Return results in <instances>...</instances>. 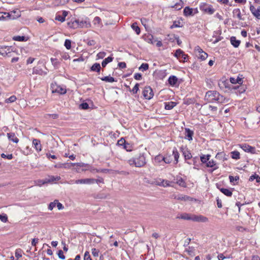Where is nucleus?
Instances as JSON below:
<instances>
[{
  "mask_svg": "<svg viewBox=\"0 0 260 260\" xmlns=\"http://www.w3.org/2000/svg\"><path fill=\"white\" fill-rule=\"evenodd\" d=\"M183 14L185 16H189L193 15V9L189 7H186L183 10Z\"/></svg>",
  "mask_w": 260,
  "mask_h": 260,
  "instance_id": "23",
  "label": "nucleus"
},
{
  "mask_svg": "<svg viewBox=\"0 0 260 260\" xmlns=\"http://www.w3.org/2000/svg\"><path fill=\"white\" fill-rule=\"evenodd\" d=\"M128 164L136 167H142L146 164L145 153H140L128 160Z\"/></svg>",
  "mask_w": 260,
  "mask_h": 260,
  "instance_id": "2",
  "label": "nucleus"
},
{
  "mask_svg": "<svg viewBox=\"0 0 260 260\" xmlns=\"http://www.w3.org/2000/svg\"><path fill=\"white\" fill-rule=\"evenodd\" d=\"M172 198L174 199H176L177 200H180V201H189L191 200V198L187 196H185L183 194H173Z\"/></svg>",
  "mask_w": 260,
  "mask_h": 260,
  "instance_id": "9",
  "label": "nucleus"
},
{
  "mask_svg": "<svg viewBox=\"0 0 260 260\" xmlns=\"http://www.w3.org/2000/svg\"><path fill=\"white\" fill-rule=\"evenodd\" d=\"M32 74L39 75H45L47 72L44 71L42 69L39 67H34L32 69Z\"/></svg>",
  "mask_w": 260,
  "mask_h": 260,
  "instance_id": "16",
  "label": "nucleus"
},
{
  "mask_svg": "<svg viewBox=\"0 0 260 260\" xmlns=\"http://www.w3.org/2000/svg\"><path fill=\"white\" fill-rule=\"evenodd\" d=\"M46 183H48L47 182L46 178L44 180H38L37 181H36V184L37 185L41 186L43 184H45Z\"/></svg>",
  "mask_w": 260,
  "mask_h": 260,
  "instance_id": "45",
  "label": "nucleus"
},
{
  "mask_svg": "<svg viewBox=\"0 0 260 260\" xmlns=\"http://www.w3.org/2000/svg\"><path fill=\"white\" fill-rule=\"evenodd\" d=\"M216 164L215 161L214 160L212 159L211 160H208V161L206 164V166L207 167L213 168L216 166Z\"/></svg>",
  "mask_w": 260,
  "mask_h": 260,
  "instance_id": "39",
  "label": "nucleus"
},
{
  "mask_svg": "<svg viewBox=\"0 0 260 260\" xmlns=\"http://www.w3.org/2000/svg\"><path fill=\"white\" fill-rule=\"evenodd\" d=\"M73 28L77 27H86L89 28L91 27V24L88 18L80 20L76 19L72 22V25L70 26Z\"/></svg>",
  "mask_w": 260,
  "mask_h": 260,
  "instance_id": "3",
  "label": "nucleus"
},
{
  "mask_svg": "<svg viewBox=\"0 0 260 260\" xmlns=\"http://www.w3.org/2000/svg\"><path fill=\"white\" fill-rule=\"evenodd\" d=\"M249 10L255 18L260 19V6H254L249 2Z\"/></svg>",
  "mask_w": 260,
  "mask_h": 260,
  "instance_id": "5",
  "label": "nucleus"
},
{
  "mask_svg": "<svg viewBox=\"0 0 260 260\" xmlns=\"http://www.w3.org/2000/svg\"><path fill=\"white\" fill-rule=\"evenodd\" d=\"M22 250L21 249H17L15 250V257L17 259L22 257Z\"/></svg>",
  "mask_w": 260,
  "mask_h": 260,
  "instance_id": "40",
  "label": "nucleus"
},
{
  "mask_svg": "<svg viewBox=\"0 0 260 260\" xmlns=\"http://www.w3.org/2000/svg\"><path fill=\"white\" fill-rule=\"evenodd\" d=\"M93 24L96 27H98L101 28L103 26V24L102 22L101 19L98 16L94 17V18L93 20Z\"/></svg>",
  "mask_w": 260,
  "mask_h": 260,
  "instance_id": "19",
  "label": "nucleus"
},
{
  "mask_svg": "<svg viewBox=\"0 0 260 260\" xmlns=\"http://www.w3.org/2000/svg\"><path fill=\"white\" fill-rule=\"evenodd\" d=\"M8 13L9 14V16L10 19H15L21 16L20 12L18 10L11 11Z\"/></svg>",
  "mask_w": 260,
  "mask_h": 260,
  "instance_id": "13",
  "label": "nucleus"
},
{
  "mask_svg": "<svg viewBox=\"0 0 260 260\" xmlns=\"http://www.w3.org/2000/svg\"><path fill=\"white\" fill-rule=\"evenodd\" d=\"M176 105V103L174 102H170L165 103V109L166 110H171L173 109Z\"/></svg>",
  "mask_w": 260,
  "mask_h": 260,
  "instance_id": "26",
  "label": "nucleus"
},
{
  "mask_svg": "<svg viewBox=\"0 0 260 260\" xmlns=\"http://www.w3.org/2000/svg\"><path fill=\"white\" fill-rule=\"evenodd\" d=\"M93 178H85L71 181L70 184H92L94 183Z\"/></svg>",
  "mask_w": 260,
  "mask_h": 260,
  "instance_id": "7",
  "label": "nucleus"
},
{
  "mask_svg": "<svg viewBox=\"0 0 260 260\" xmlns=\"http://www.w3.org/2000/svg\"><path fill=\"white\" fill-rule=\"evenodd\" d=\"M146 40L148 43H150L151 44H155V42L156 41V39H155L153 36L150 35L147 37Z\"/></svg>",
  "mask_w": 260,
  "mask_h": 260,
  "instance_id": "33",
  "label": "nucleus"
},
{
  "mask_svg": "<svg viewBox=\"0 0 260 260\" xmlns=\"http://www.w3.org/2000/svg\"><path fill=\"white\" fill-rule=\"evenodd\" d=\"M57 200H54L53 202H51L48 206V209L50 211L52 210L56 206Z\"/></svg>",
  "mask_w": 260,
  "mask_h": 260,
  "instance_id": "43",
  "label": "nucleus"
},
{
  "mask_svg": "<svg viewBox=\"0 0 260 260\" xmlns=\"http://www.w3.org/2000/svg\"><path fill=\"white\" fill-rule=\"evenodd\" d=\"M168 83L171 86H176L178 84V79L175 76L172 75L168 79Z\"/></svg>",
  "mask_w": 260,
  "mask_h": 260,
  "instance_id": "12",
  "label": "nucleus"
},
{
  "mask_svg": "<svg viewBox=\"0 0 260 260\" xmlns=\"http://www.w3.org/2000/svg\"><path fill=\"white\" fill-rule=\"evenodd\" d=\"M229 179L231 183H234L235 181H238L239 179V177L238 176L233 177L230 176Z\"/></svg>",
  "mask_w": 260,
  "mask_h": 260,
  "instance_id": "57",
  "label": "nucleus"
},
{
  "mask_svg": "<svg viewBox=\"0 0 260 260\" xmlns=\"http://www.w3.org/2000/svg\"><path fill=\"white\" fill-rule=\"evenodd\" d=\"M80 108L82 109L86 110L89 108V106L87 103H83L80 105Z\"/></svg>",
  "mask_w": 260,
  "mask_h": 260,
  "instance_id": "60",
  "label": "nucleus"
},
{
  "mask_svg": "<svg viewBox=\"0 0 260 260\" xmlns=\"http://www.w3.org/2000/svg\"><path fill=\"white\" fill-rule=\"evenodd\" d=\"M86 164H85L82 162L79 163H64V164H58L54 166L55 168H63V169H70L72 166H77L80 167H84L86 166Z\"/></svg>",
  "mask_w": 260,
  "mask_h": 260,
  "instance_id": "4",
  "label": "nucleus"
},
{
  "mask_svg": "<svg viewBox=\"0 0 260 260\" xmlns=\"http://www.w3.org/2000/svg\"><path fill=\"white\" fill-rule=\"evenodd\" d=\"M149 66L148 63H143L139 67V70L142 71H145L148 69Z\"/></svg>",
  "mask_w": 260,
  "mask_h": 260,
  "instance_id": "41",
  "label": "nucleus"
},
{
  "mask_svg": "<svg viewBox=\"0 0 260 260\" xmlns=\"http://www.w3.org/2000/svg\"><path fill=\"white\" fill-rule=\"evenodd\" d=\"M176 183L181 187H186V186L185 180L181 177H177Z\"/></svg>",
  "mask_w": 260,
  "mask_h": 260,
  "instance_id": "21",
  "label": "nucleus"
},
{
  "mask_svg": "<svg viewBox=\"0 0 260 260\" xmlns=\"http://www.w3.org/2000/svg\"><path fill=\"white\" fill-rule=\"evenodd\" d=\"M183 154L185 159H189L192 157L191 153L188 151H184L183 152Z\"/></svg>",
  "mask_w": 260,
  "mask_h": 260,
  "instance_id": "46",
  "label": "nucleus"
},
{
  "mask_svg": "<svg viewBox=\"0 0 260 260\" xmlns=\"http://www.w3.org/2000/svg\"><path fill=\"white\" fill-rule=\"evenodd\" d=\"M113 58L111 56H109L105 58L102 62V66L103 67H105L106 65L111 62L113 60Z\"/></svg>",
  "mask_w": 260,
  "mask_h": 260,
  "instance_id": "30",
  "label": "nucleus"
},
{
  "mask_svg": "<svg viewBox=\"0 0 260 260\" xmlns=\"http://www.w3.org/2000/svg\"><path fill=\"white\" fill-rule=\"evenodd\" d=\"M194 51H196V52L197 53H198V54H200V55L201 53H203V52H204L203 49L199 46H197L195 47Z\"/></svg>",
  "mask_w": 260,
  "mask_h": 260,
  "instance_id": "52",
  "label": "nucleus"
},
{
  "mask_svg": "<svg viewBox=\"0 0 260 260\" xmlns=\"http://www.w3.org/2000/svg\"><path fill=\"white\" fill-rule=\"evenodd\" d=\"M9 14L7 12L0 13V20H7L9 19Z\"/></svg>",
  "mask_w": 260,
  "mask_h": 260,
  "instance_id": "34",
  "label": "nucleus"
},
{
  "mask_svg": "<svg viewBox=\"0 0 260 260\" xmlns=\"http://www.w3.org/2000/svg\"><path fill=\"white\" fill-rule=\"evenodd\" d=\"M230 42L231 44L235 48H237L240 44L241 41L239 40H237L235 37H232L230 38Z\"/></svg>",
  "mask_w": 260,
  "mask_h": 260,
  "instance_id": "17",
  "label": "nucleus"
},
{
  "mask_svg": "<svg viewBox=\"0 0 260 260\" xmlns=\"http://www.w3.org/2000/svg\"><path fill=\"white\" fill-rule=\"evenodd\" d=\"M51 61L54 67H57L59 64V61L56 58H51Z\"/></svg>",
  "mask_w": 260,
  "mask_h": 260,
  "instance_id": "58",
  "label": "nucleus"
},
{
  "mask_svg": "<svg viewBox=\"0 0 260 260\" xmlns=\"http://www.w3.org/2000/svg\"><path fill=\"white\" fill-rule=\"evenodd\" d=\"M173 155L174 156V159L176 161V162L177 163L178 161V158L179 157V154L177 151V148H174L173 150Z\"/></svg>",
  "mask_w": 260,
  "mask_h": 260,
  "instance_id": "32",
  "label": "nucleus"
},
{
  "mask_svg": "<svg viewBox=\"0 0 260 260\" xmlns=\"http://www.w3.org/2000/svg\"><path fill=\"white\" fill-rule=\"evenodd\" d=\"M1 157L4 158H7L8 159H12L13 157L12 154L6 155L4 153L1 154Z\"/></svg>",
  "mask_w": 260,
  "mask_h": 260,
  "instance_id": "53",
  "label": "nucleus"
},
{
  "mask_svg": "<svg viewBox=\"0 0 260 260\" xmlns=\"http://www.w3.org/2000/svg\"><path fill=\"white\" fill-rule=\"evenodd\" d=\"M192 220L196 222H207L208 221V219L203 215H193Z\"/></svg>",
  "mask_w": 260,
  "mask_h": 260,
  "instance_id": "10",
  "label": "nucleus"
},
{
  "mask_svg": "<svg viewBox=\"0 0 260 260\" xmlns=\"http://www.w3.org/2000/svg\"><path fill=\"white\" fill-rule=\"evenodd\" d=\"M163 159H164V157L162 155H157L155 157V160L157 162H160L163 160Z\"/></svg>",
  "mask_w": 260,
  "mask_h": 260,
  "instance_id": "64",
  "label": "nucleus"
},
{
  "mask_svg": "<svg viewBox=\"0 0 260 260\" xmlns=\"http://www.w3.org/2000/svg\"><path fill=\"white\" fill-rule=\"evenodd\" d=\"M185 131V138L189 141H191L192 139V136L193 135V131H191L189 128H186Z\"/></svg>",
  "mask_w": 260,
  "mask_h": 260,
  "instance_id": "20",
  "label": "nucleus"
},
{
  "mask_svg": "<svg viewBox=\"0 0 260 260\" xmlns=\"http://www.w3.org/2000/svg\"><path fill=\"white\" fill-rule=\"evenodd\" d=\"M32 144L34 146L35 148L38 152H40L42 150V145L41 142L39 140L34 139L32 140Z\"/></svg>",
  "mask_w": 260,
  "mask_h": 260,
  "instance_id": "14",
  "label": "nucleus"
},
{
  "mask_svg": "<svg viewBox=\"0 0 260 260\" xmlns=\"http://www.w3.org/2000/svg\"><path fill=\"white\" fill-rule=\"evenodd\" d=\"M210 157V155H203V156H201V160L203 163H207V161L209 160Z\"/></svg>",
  "mask_w": 260,
  "mask_h": 260,
  "instance_id": "38",
  "label": "nucleus"
},
{
  "mask_svg": "<svg viewBox=\"0 0 260 260\" xmlns=\"http://www.w3.org/2000/svg\"><path fill=\"white\" fill-rule=\"evenodd\" d=\"M92 254L95 256L98 257L99 256V250L96 248H92L91 249Z\"/></svg>",
  "mask_w": 260,
  "mask_h": 260,
  "instance_id": "55",
  "label": "nucleus"
},
{
  "mask_svg": "<svg viewBox=\"0 0 260 260\" xmlns=\"http://www.w3.org/2000/svg\"><path fill=\"white\" fill-rule=\"evenodd\" d=\"M84 260H92L88 251H86L85 252L84 255Z\"/></svg>",
  "mask_w": 260,
  "mask_h": 260,
  "instance_id": "54",
  "label": "nucleus"
},
{
  "mask_svg": "<svg viewBox=\"0 0 260 260\" xmlns=\"http://www.w3.org/2000/svg\"><path fill=\"white\" fill-rule=\"evenodd\" d=\"M102 81H106L107 82L112 83L115 81V79L111 76H106L101 78Z\"/></svg>",
  "mask_w": 260,
  "mask_h": 260,
  "instance_id": "31",
  "label": "nucleus"
},
{
  "mask_svg": "<svg viewBox=\"0 0 260 260\" xmlns=\"http://www.w3.org/2000/svg\"><path fill=\"white\" fill-rule=\"evenodd\" d=\"M184 52L181 50L180 49H177L175 53H174V56L177 58L179 59L183 54Z\"/></svg>",
  "mask_w": 260,
  "mask_h": 260,
  "instance_id": "37",
  "label": "nucleus"
},
{
  "mask_svg": "<svg viewBox=\"0 0 260 260\" xmlns=\"http://www.w3.org/2000/svg\"><path fill=\"white\" fill-rule=\"evenodd\" d=\"M231 154V156L233 159L238 160L240 158V153L238 151H232Z\"/></svg>",
  "mask_w": 260,
  "mask_h": 260,
  "instance_id": "28",
  "label": "nucleus"
},
{
  "mask_svg": "<svg viewBox=\"0 0 260 260\" xmlns=\"http://www.w3.org/2000/svg\"><path fill=\"white\" fill-rule=\"evenodd\" d=\"M106 55V53L105 52H100L96 55L97 59H103L105 57Z\"/></svg>",
  "mask_w": 260,
  "mask_h": 260,
  "instance_id": "51",
  "label": "nucleus"
},
{
  "mask_svg": "<svg viewBox=\"0 0 260 260\" xmlns=\"http://www.w3.org/2000/svg\"><path fill=\"white\" fill-rule=\"evenodd\" d=\"M7 137L10 141H11L14 143H18L19 142V139L17 138L14 133H7Z\"/></svg>",
  "mask_w": 260,
  "mask_h": 260,
  "instance_id": "15",
  "label": "nucleus"
},
{
  "mask_svg": "<svg viewBox=\"0 0 260 260\" xmlns=\"http://www.w3.org/2000/svg\"><path fill=\"white\" fill-rule=\"evenodd\" d=\"M200 9L201 11L209 14H212L215 12V10L211 5L203 3L200 5Z\"/></svg>",
  "mask_w": 260,
  "mask_h": 260,
  "instance_id": "6",
  "label": "nucleus"
},
{
  "mask_svg": "<svg viewBox=\"0 0 260 260\" xmlns=\"http://www.w3.org/2000/svg\"><path fill=\"white\" fill-rule=\"evenodd\" d=\"M143 95L145 99L150 100L153 98L154 93L150 86H146L143 89Z\"/></svg>",
  "mask_w": 260,
  "mask_h": 260,
  "instance_id": "8",
  "label": "nucleus"
},
{
  "mask_svg": "<svg viewBox=\"0 0 260 260\" xmlns=\"http://www.w3.org/2000/svg\"><path fill=\"white\" fill-rule=\"evenodd\" d=\"M220 190L222 193L228 197H231L232 195V191L229 189L221 188L220 189Z\"/></svg>",
  "mask_w": 260,
  "mask_h": 260,
  "instance_id": "27",
  "label": "nucleus"
},
{
  "mask_svg": "<svg viewBox=\"0 0 260 260\" xmlns=\"http://www.w3.org/2000/svg\"><path fill=\"white\" fill-rule=\"evenodd\" d=\"M13 40L17 41H25V37L24 36H15L13 37Z\"/></svg>",
  "mask_w": 260,
  "mask_h": 260,
  "instance_id": "49",
  "label": "nucleus"
},
{
  "mask_svg": "<svg viewBox=\"0 0 260 260\" xmlns=\"http://www.w3.org/2000/svg\"><path fill=\"white\" fill-rule=\"evenodd\" d=\"M52 92H57L60 94H64L66 93V89L60 86H57L55 89L52 87Z\"/></svg>",
  "mask_w": 260,
  "mask_h": 260,
  "instance_id": "22",
  "label": "nucleus"
},
{
  "mask_svg": "<svg viewBox=\"0 0 260 260\" xmlns=\"http://www.w3.org/2000/svg\"><path fill=\"white\" fill-rule=\"evenodd\" d=\"M193 218V215L191 216L188 214H184L181 215V218L186 220H192V218Z\"/></svg>",
  "mask_w": 260,
  "mask_h": 260,
  "instance_id": "44",
  "label": "nucleus"
},
{
  "mask_svg": "<svg viewBox=\"0 0 260 260\" xmlns=\"http://www.w3.org/2000/svg\"><path fill=\"white\" fill-rule=\"evenodd\" d=\"M47 182L48 183H53L57 181H59L60 179V176H49L48 178H46Z\"/></svg>",
  "mask_w": 260,
  "mask_h": 260,
  "instance_id": "24",
  "label": "nucleus"
},
{
  "mask_svg": "<svg viewBox=\"0 0 260 260\" xmlns=\"http://www.w3.org/2000/svg\"><path fill=\"white\" fill-rule=\"evenodd\" d=\"M241 148L245 152H250L252 153H254L255 152V148L252 147L249 145L246 144H243L241 145Z\"/></svg>",
  "mask_w": 260,
  "mask_h": 260,
  "instance_id": "11",
  "label": "nucleus"
},
{
  "mask_svg": "<svg viewBox=\"0 0 260 260\" xmlns=\"http://www.w3.org/2000/svg\"><path fill=\"white\" fill-rule=\"evenodd\" d=\"M132 28H133V29L135 31V32H136V34L137 35H139L140 34V28L138 26L137 23H133L132 25Z\"/></svg>",
  "mask_w": 260,
  "mask_h": 260,
  "instance_id": "35",
  "label": "nucleus"
},
{
  "mask_svg": "<svg viewBox=\"0 0 260 260\" xmlns=\"http://www.w3.org/2000/svg\"><path fill=\"white\" fill-rule=\"evenodd\" d=\"M64 46L67 49H70L71 48V41L70 40L66 39L64 42Z\"/></svg>",
  "mask_w": 260,
  "mask_h": 260,
  "instance_id": "48",
  "label": "nucleus"
},
{
  "mask_svg": "<svg viewBox=\"0 0 260 260\" xmlns=\"http://www.w3.org/2000/svg\"><path fill=\"white\" fill-rule=\"evenodd\" d=\"M233 16L234 17H237L239 20H242V15L241 13V11L239 9L236 8L234 9L233 11Z\"/></svg>",
  "mask_w": 260,
  "mask_h": 260,
  "instance_id": "18",
  "label": "nucleus"
},
{
  "mask_svg": "<svg viewBox=\"0 0 260 260\" xmlns=\"http://www.w3.org/2000/svg\"><path fill=\"white\" fill-rule=\"evenodd\" d=\"M100 69H101V66H100V64L99 63H94L91 68V71L98 72H100Z\"/></svg>",
  "mask_w": 260,
  "mask_h": 260,
  "instance_id": "29",
  "label": "nucleus"
},
{
  "mask_svg": "<svg viewBox=\"0 0 260 260\" xmlns=\"http://www.w3.org/2000/svg\"><path fill=\"white\" fill-rule=\"evenodd\" d=\"M139 84L138 83H136L134 87H133L132 91L133 92L134 94H135L138 92L139 90Z\"/></svg>",
  "mask_w": 260,
  "mask_h": 260,
  "instance_id": "61",
  "label": "nucleus"
},
{
  "mask_svg": "<svg viewBox=\"0 0 260 260\" xmlns=\"http://www.w3.org/2000/svg\"><path fill=\"white\" fill-rule=\"evenodd\" d=\"M0 220L3 222H6L8 221V217L7 215L0 214Z\"/></svg>",
  "mask_w": 260,
  "mask_h": 260,
  "instance_id": "56",
  "label": "nucleus"
},
{
  "mask_svg": "<svg viewBox=\"0 0 260 260\" xmlns=\"http://www.w3.org/2000/svg\"><path fill=\"white\" fill-rule=\"evenodd\" d=\"M162 184H160V186H162V187H168V186H171V182L167 180H165V179H164V180L162 181Z\"/></svg>",
  "mask_w": 260,
  "mask_h": 260,
  "instance_id": "47",
  "label": "nucleus"
},
{
  "mask_svg": "<svg viewBox=\"0 0 260 260\" xmlns=\"http://www.w3.org/2000/svg\"><path fill=\"white\" fill-rule=\"evenodd\" d=\"M55 20L63 22L65 21V18L62 15H58L56 16Z\"/></svg>",
  "mask_w": 260,
  "mask_h": 260,
  "instance_id": "50",
  "label": "nucleus"
},
{
  "mask_svg": "<svg viewBox=\"0 0 260 260\" xmlns=\"http://www.w3.org/2000/svg\"><path fill=\"white\" fill-rule=\"evenodd\" d=\"M17 98L15 95H12L8 99L5 100L6 103H11L14 102L16 100Z\"/></svg>",
  "mask_w": 260,
  "mask_h": 260,
  "instance_id": "36",
  "label": "nucleus"
},
{
  "mask_svg": "<svg viewBox=\"0 0 260 260\" xmlns=\"http://www.w3.org/2000/svg\"><path fill=\"white\" fill-rule=\"evenodd\" d=\"M198 56L199 58L201 59L202 60L206 59L208 57V54L205 52H203V53L200 54H198Z\"/></svg>",
  "mask_w": 260,
  "mask_h": 260,
  "instance_id": "42",
  "label": "nucleus"
},
{
  "mask_svg": "<svg viewBox=\"0 0 260 260\" xmlns=\"http://www.w3.org/2000/svg\"><path fill=\"white\" fill-rule=\"evenodd\" d=\"M123 148L127 151H131L132 150V146L129 144L126 143L123 146Z\"/></svg>",
  "mask_w": 260,
  "mask_h": 260,
  "instance_id": "59",
  "label": "nucleus"
},
{
  "mask_svg": "<svg viewBox=\"0 0 260 260\" xmlns=\"http://www.w3.org/2000/svg\"><path fill=\"white\" fill-rule=\"evenodd\" d=\"M58 257L62 259H65V256L63 255V251L61 250H59L58 252Z\"/></svg>",
  "mask_w": 260,
  "mask_h": 260,
  "instance_id": "63",
  "label": "nucleus"
},
{
  "mask_svg": "<svg viewBox=\"0 0 260 260\" xmlns=\"http://www.w3.org/2000/svg\"><path fill=\"white\" fill-rule=\"evenodd\" d=\"M125 143H126L125 140L123 138L120 139L117 142V144L120 146H124V145H125Z\"/></svg>",
  "mask_w": 260,
  "mask_h": 260,
  "instance_id": "62",
  "label": "nucleus"
},
{
  "mask_svg": "<svg viewBox=\"0 0 260 260\" xmlns=\"http://www.w3.org/2000/svg\"><path fill=\"white\" fill-rule=\"evenodd\" d=\"M215 158L222 161H224L225 160H226V158L225 157V154L223 152L217 153L215 156Z\"/></svg>",
  "mask_w": 260,
  "mask_h": 260,
  "instance_id": "25",
  "label": "nucleus"
},
{
  "mask_svg": "<svg viewBox=\"0 0 260 260\" xmlns=\"http://www.w3.org/2000/svg\"><path fill=\"white\" fill-rule=\"evenodd\" d=\"M205 100L208 103H224L229 101V99H226L215 90L208 91L206 93Z\"/></svg>",
  "mask_w": 260,
  "mask_h": 260,
  "instance_id": "1",
  "label": "nucleus"
}]
</instances>
